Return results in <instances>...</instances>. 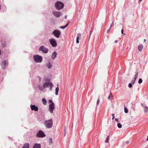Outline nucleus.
I'll return each mask as SVG.
<instances>
[{"mask_svg": "<svg viewBox=\"0 0 148 148\" xmlns=\"http://www.w3.org/2000/svg\"><path fill=\"white\" fill-rule=\"evenodd\" d=\"M123 29H122L121 30V33L123 34Z\"/></svg>", "mask_w": 148, "mask_h": 148, "instance_id": "a19ab883", "label": "nucleus"}, {"mask_svg": "<svg viewBox=\"0 0 148 148\" xmlns=\"http://www.w3.org/2000/svg\"><path fill=\"white\" fill-rule=\"evenodd\" d=\"M49 103H52L53 102L51 100H49Z\"/></svg>", "mask_w": 148, "mask_h": 148, "instance_id": "ea45409f", "label": "nucleus"}, {"mask_svg": "<svg viewBox=\"0 0 148 148\" xmlns=\"http://www.w3.org/2000/svg\"><path fill=\"white\" fill-rule=\"evenodd\" d=\"M124 111L125 113H127L128 112V110L125 107Z\"/></svg>", "mask_w": 148, "mask_h": 148, "instance_id": "c756f323", "label": "nucleus"}, {"mask_svg": "<svg viewBox=\"0 0 148 148\" xmlns=\"http://www.w3.org/2000/svg\"><path fill=\"white\" fill-rule=\"evenodd\" d=\"M42 101L43 103L45 105L47 103V101L45 98H43L42 99Z\"/></svg>", "mask_w": 148, "mask_h": 148, "instance_id": "4be33fe9", "label": "nucleus"}, {"mask_svg": "<svg viewBox=\"0 0 148 148\" xmlns=\"http://www.w3.org/2000/svg\"><path fill=\"white\" fill-rule=\"evenodd\" d=\"M117 126L119 128H121L122 127V125L120 123L117 124Z\"/></svg>", "mask_w": 148, "mask_h": 148, "instance_id": "a878e982", "label": "nucleus"}, {"mask_svg": "<svg viewBox=\"0 0 148 148\" xmlns=\"http://www.w3.org/2000/svg\"><path fill=\"white\" fill-rule=\"evenodd\" d=\"M99 98H98V99L97 100V104H96V105H97V106L99 103Z\"/></svg>", "mask_w": 148, "mask_h": 148, "instance_id": "473e14b6", "label": "nucleus"}, {"mask_svg": "<svg viewBox=\"0 0 148 148\" xmlns=\"http://www.w3.org/2000/svg\"><path fill=\"white\" fill-rule=\"evenodd\" d=\"M8 61L4 60L3 61L1 64V67L2 69H5L6 67L8 66Z\"/></svg>", "mask_w": 148, "mask_h": 148, "instance_id": "1a4fd4ad", "label": "nucleus"}, {"mask_svg": "<svg viewBox=\"0 0 148 148\" xmlns=\"http://www.w3.org/2000/svg\"><path fill=\"white\" fill-rule=\"evenodd\" d=\"M138 72L136 73L135 75L134 76V79L135 80H136V78L138 77Z\"/></svg>", "mask_w": 148, "mask_h": 148, "instance_id": "b1692460", "label": "nucleus"}, {"mask_svg": "<svg viewBox=\"0 0 148 148\" xmlns=\"http://www.w3.org/2000/svg\"><path fill=\"white\" fill-rule=\"evenodd\" d=\"M129 142L128 141H127L126 142V143L128 144L129 143Z\"/></svg>", "mask_w": 148, "mask_h": 148, "instance_id": "49530a36", "label": "nucleus"}, {"mask_svg": "<svg viewBox=\"0 0 148 148\" xmlns=\"http://www.w3.org/2000/svg\"><path fill=\"white\" fill-rule=\"evenodd\" d=\"M81 34L80 33H78L77 34V39L79 40L81 39Z\"/></svg>", "mask_w": 148, "mask_h": 148, "instance_id": "412c9836", "label": "nucleus"}, {"mask_svg": "<svg viewBox=\"0 0 148 148\" xmlns=\"http://www.w3.org/2000/svg\"><path fill=\"white\" fill-rule=\"evenodd\" d=\"M44 124L46 128H51L53 125V120L52 119L46 120Z\"/></svg>", "mask_w": 148, "mask_h": 148, "instance_id": "f257e3e1", "label": "nucleus"}, {"mask_svg": "<svg viewBox=\"0 0 148 148\" xmlns=\"http://www.w3.org/2000/svg\"><path fill=\"white\" fill-rule=\"evenodd\" d=\"M49 86H50V90L51 91L52 90V88L53 87V84L52 83L51 84H50V85Z\"/></svg>", "mask_w": 148, "mask_h": 148, "instance_id": "c85d7f7f", "label": "nucleus"}, {"mask_svg": "<svg viewBox=\"0 0 148 148\" xmlns=\"http://www.w3.org/2000/svg\"><path fill=\"white\" fill-rule=\"evenodd\" d=\"M55 108L54 104L53 102L50 103L49 105V110L51 113H53V111Z\"/></svg>", "mask_w": 148, "mask_h": 148, "instance_id": "0eeeda50", "label": "nucleus"}, {"mask_svg": "<svg viewBox=\"0 0 148 148\" xmlns=\"http://www.w3.org/2000/svg\"><path fill=\"white\" fill-rule=\"evenodd\" d=\"M113 25H114V22H112V23H111V25H110V28H111V27H112L113 26Z\"/></svg>", "mask_w": 148, "mask_h": 148, "instance_id": "c9c22d12", "label": "nucleus"}, {"mask_svg": "<svg viewBox=\"0 0 148 148\" xmlns=\"http://www.w3.org/2000/svg\"><path fill=\"white\" fill-rule=\"evenodd\" d=\"M38 87L39 89L40 90H43V88H44L43 87V86H42V85H39L38 86Z\"/></svg>", "mask_w": 148, "mask_h": 148, "instance_id": "5701e85b", "label": "nucleus"}, {"mask_svg": "<svg viewBox=\"0 0 148 148\" xmlns=\"http://www.w3.org/2000/svg\"><path fill=\"white\" fill-rule=\"evenodd\" d=\"M138 48L139 51H142L143 48V46L142 45H140L138 46Z\"/></svg>", "mask_w": 148, "mask_h": 148, "instance_id": "f3484780", "label": "nucleus"}, {"mask_svg": "<svg viewBox=\"0 0 148 148\" xmlns=\"http://www.w3.org/2000/svg\"><path fill=\"white\" fill-rule=\"evenodd\" d=\"M49 141L50 144H52L53 142L52 139L51 138H49Z\"/></svg>", "mask_w": 148, "mask_h": 148, "instance_id": "393cba45", "label": "nucleus"}, {"mask_svg": "<svg viewBox=\"0 0 148 148\" xmlns=\"http://www.w3.org/2000/svg\"><path fill=\"white\" fill-rule=\"evenodd\" d=\"M128 87L129 88H130L132 87V83H130L129 84Z\"/></svg>", "mask_w": 148, "mask_h": 148, "instance_id": "72a5a7b5", "label": "nucleus"}, {"mask_svg": "<svg viewBox=\"0 0 148 148\" xmlns=\"http://www.w3.org/2000/svg\"><path fill=\"white\" fill-rule=\"evenodd\" d=\"M144 111L146 113H147V112L148 111V107L147 106H145L144 107Z\"/></svg>", "mask_w": 148, "mask_h": 148, "instance_id": "aec40b11", "label": "nucleus"}, {"mask_svg": "<svg viewBox=\"0 0 148 148\" xmlns=\"http://www.w3.org/2000/svg\"><path fill=\"white\" fill-rule=\"evenodd\" d=\"M108 138H109V136H108L106 140L105 141V143H107L108 142Z\"/></svg>", "mask_w": 148, "mask_h": 148, "instance_id": "f704fd0d", "label": "nucleus"}, {"mask_svg": "<svg viewBox=\"0 0 148 148\" xmlns=\"http://www.w3.org/2000/svg\"><path fill=\"white\" fill-rule=\"evenodd\" d=\"M114 114H113L112 115V120H113L114 118H115V117L114 116Z\"/></svg>", "mask_w": 148, "mask_h": 148, "instance_id": "e433bc0d", "label": "nucleus"}, {"mask_svg": "<svg viewBox=\"0 0 148 148\" xmlns=\"http://www.w3.org/2000/svg\"><path fill=\"white\" fill-rule=\"evenodd\" d=\"M115 121H117V122H118L119 121V120L117 118H116L115 119Z\"/></svg>", "mask_w": 148, "mask_h": 148, "instance_id": "58836bf2", "label": "nucleus"}, {"mask_svg": "<svg viewBox=\"0 0 148 148\" xmlns=\"http://www.w3.org/2000/svg\"><path fill=\"white\" fill-rule=\"evenodd\" d=\"M142 79L141 78H140L139 79L138 83L139 84H141L142 82Z\"/></svg>", "mask_w": 148, "mask_h": 148, "instance_id": "cd10ccee", "label": "nucleus"}, {"mask_svg": "<svg viewBox=\"0 0 148 148\" xmlns=\"http://www.w3.org/2000/svg\"><path fill=\"white\" fill-rule=\"evenodd\" d=\"M36 136L38 137L43 138L45 136V135L43 131L40 130L37 133Z\"/></svg>", "mask_w": 148, "mask_h": 148, "instance_id": "6e6552de", "label": "nucleus"}, {"mask_svg": "<svg viewBox=\"0 0 148 148\" xmlns=\"http://www.w3.org/2000/svg\"><path fill=\"white\" fill-rule=\"evenodd\" d=\"M38 78H39V82H40V80H41V78L39 76H38Z\"/></svg>", "mask_w": 148, "mask_h": 148, "instance_id": "c03bdc74", "label": "nucleus"}, {"mask_svg": "<svg viewBox=\"0 0 148 148\" xmlns=\"http://www.w3.org/2000/svg\"><path fill=\"white\" fill-rule=\"evenodd\" d=\"M76 42H77V44L79 43V40H78V39H76Z\"/></svg>", "mask_w": 148, "mask_h": 148, "instance_id": "79ce46f5", "label": "nucleus"}, {"mask_svg": "<svg viewBox=\"0 0 148 148\" xmlns=\"http://www.w3.org/2000/svg\"><path fill=\"white\" fill-rule=\"evenodd\" d=\"M56 9L57 10L62 9L64 7V4L62 2L60 1H57L55 5Z\"/></svg>", "mask_w": 148, "mask_h": 148, "instance_id": "f03ea898", "label": "nucleus"}, {"mask_svg": "<svg viewBox=\"0 0 148 148\" xmlns=\"http://www.w3.org/2000/svg\"><path fill=\"white\" fill-rule=\"evenodd\" d=\"M69 21L65 26H61L60 27V28L63 29H64L65 28L68 26L69 25Z\"/></svg>", "mask_w": 148, "mask_h": 148, "instance_id": "6ab92c4d", "label": "nucleus"}, {"mask_svg": "<svg viewBox=\"0 0 148 148\" xmlns=\"http://www.w3.org/2000/svg\"><path fill=\"white\" fill-rule=\"evenodd\" d=\"M53 15L56 17H59L61 15L62 13L59 11H56L53 12Z\"/></svg>", "mask_w": 148, "mask_h": 148, "instance_id": "9d476101", "label": "nucleus"}, {"mask_svg": "<svg viewBox=\"0 0 148 148\" xmlns=\"http://www.w3.org/2000/svg\"><path fill=\"white\" fill-rule=\"evenodd\" d=\"M49 42L53 47H57V42L55 39L51 38L49 40Z\"/></svg>", "mask_w": 148, "mask_h": 148, "instance_id": "39448f33", "label": "nucleus"}, {"mask_svg": "<svg viewBox=\"0 0 148 148\" xmlns=\"http://www.w3.org/2000/svg\"><path fill=\"white\" fill-rule=\"evenodd\" d=\"M39 50L42 51V53H47L48 51V49L43 45L41 46L40 47Z\"/></svg>", "mask_w": 148, "mask_h": 148, "instance_id": "423d86ee", "label": "nucleus"}, {"mask_svg": "<svg viewBox=\"0 0 148 148\" xmlns=\"http://www.w3.org/2000/svg\"><path fill=\"white\" fill-rule=\"evenodd\" d=\"M91 34H92V32H91V30L90 31V36L91 35Z\"/></svg>", "mask_w": 148, "mask_h": 148, "instance_id": "de8ad7c7", "label": "nucleus"}, {"mask_svg": "<svg viewBox=\"0 0 148 148\" xmlns=\"http://www.w3.org/2000/svg\"><path fill=\"white\" fill-rule=\"evenodd\" d=\"M30 108L32 110H34L35 111H37L38 110V108L37 106H36L35 105H30Z\"/></svg>", "mask_w": 148, "mask_h": 148, "instance_id": "9b49d317", "label": "nucleus"}, {"mask_svg": "<svg viewBox=\"0 0 148 148\" xmlns=\"http://www.w3.org/2000/svg\"><path fill=\"white\" fill-rule=\"evenodd\" d=\"M66 18H67V16L66 15L65 17H64V18H65V19H66Z\"/></svg>", "mask_w": 148, "mask_h": 148, "instance_id": "8fccbe9b", "label": "nucleus"}, {"mask_svg": "<svg viewBox=\"0 0 148 148\" xmlns=\"http://www.w3.org/2000/svg\"><path fill=\"white\" fill-rule=\"evenodd\" d=\"M33 58L34 61L36 62L40 63L42 61V57L39 55H34Z\"/></svg>", "mask_w": 148, "mask_h": 148, "instance_id": "7ed1b4c3", "label": "nucleus"}, {"mask_svg": "<svg viewBox=\"0 0 148 148\" xmlns=\"http://www.w3.org/2000/svg\"><path fill=\"white\" fill-rule=\"evenodd\" d=\"M57 53L56 52L54 51V52L52 54L51 58V59L53 60H54L57 57Z\"/></svg>", "mask_w": 148, "mask_h": 148, "instance_id": "ddd939ff", "label": "nucleus"}, {"mask_svg": "<svg viewBox=\"0 0 148 148\" xmlns=\"http://www.w3.org/2000/svg\"><path fill=\"white\" fill-rule=\"evenodd\" d=\"M29 143H25L23 145L22 148H29Z\"/></svg>", "mask_w": 148, "mask_h": 148, "instance_id": "dca6fc26", "label": "nucleus"}, {"mask_svg": "<svg viewBox=\"0 0 148 148\" xmlns=\"http://www.w3.org/2000/svg\"><path fill=\"white\" fill-rule=\"evenodd\" d=\"M110 28H109L107 30V33H108L110 31Z\"/></svg>", "mask_w": 148, "mask_h": 148, "instance_id": "4c0bfd02", "label": "nucleus"}, {"mask_svg": "<svg viewBox=\"0 0 148 148\" xmlns=\"http://www.w3.org/2000/svg\"><path fill=\"white\" fill-rule=\"evenodd\" d=\"M141 105L144 108V107L145 106H146L144 105L143 104H142V103H141Z\"/></svg>", "mask_w": 148, "mask_h": 148, "instance_id": "37998d69", "label": "nucleus"}, {"mask_svg": "<svg viewBox=\"0 0 148 148\" xmlns=\"http://www.w3.org/2000/svg\"><path fill=\"white\" fill-rule=\"evenodd\" d=\"M46 65L47 67L49 69H51L52 67V64L50 61L48 62Z\"/></svg>", "mask_w": 148, "mask_h": 148, "instance_id": "2eb2a0df", "label": "nucleus"}, {"mask_svg": "<svg viewBox=\"0 0 148 148\" xmlns=\"http://www.w3.org/2000/svg\"><path fill=\"white\" fill-rule=\"evenodd\" d=\"M66 128L65 127L64 129V136H65L66 134Z\"/></svg>", "mask_w": 148, "mask_h": 148, "instance_id": "bb28decb", "label": "nucleus"}, {"mask_svg": "<svg viewBox=\"0 0 148 148\" xmlns=\"http://www.w3.org/2000/svg\"><path fill=\"white\" fill-rule=\"evenodd\" d=\"M147 141L148 140V136H147Z\"/></svg>", "mask_w": 148, "mask_h": 148, "instance_id": "603ef678", "label": "nucleus"}, {"mask_svg": "<svg viewBox=\"0 0 148 148\" xmlns=\"http://www.w3.org/2000/svg\"><path fill=\"white\" fill-rule=\"evenodd\" d=\"M52 83L49 82H45L43 85V87L44 88H47L49 86H50V84H51Z\"/></svg>", "mask_w": 148, "mask_h": 148, "instance_id": "f8f14e48", "label": "nucleus"}, {"mask_svg": "<svg viewBox=\"0 0 148 148\" xmlns=\"http://www.w3.org/2000/svg\"><path fill=\"white\" fill-rule=\"evenodd\" d=\"M2 47H5L6 46L5 43H3L1 45Z\"/></svg>", "mask_w": 148, "mask_h": 148, "instance_id": "2f4dec72", "label": "nucleus"}, {"mask_svg": "<svg viewBox=\"0 0 148 148\" xmlns=\"http://www.w3.org/2000/svg\"><path fill=\"white\" fill-rule=\"evenodd\" d=\"M118 42V40H115V43H116L117 42Z\"/></svg>", "mask_w": 148, "mask_h": 148, "instance_id": "09e8293b", "label": "nucleus"}, {"mask_svg": "<svg viewBox=\"0 0 148 148\" xmlns=\"http://www.w3.org/2000/svg\"><path fill=\"white\" fill-rule=\"evenodd\" d=\"M40 144L38 143H35L34 145L33 148H41Z\"/></svg>", "mask_w": 148, "mask_h": 148, "instance_id": "4468645a", "label": "nucleus"}, {"mask_svg": "<svg viewBox=\"0 0 148 148\" xmlns=\"http://www.w3.org/2000/svg\"><path fill=\"white\" fill-rule=\"evenodd\" d=\"M61 34V31L58 29H55L52 32V34L58 38L60 37Z\"/></svg>", "mask_w": 148, "mask_h": 148, "instance_id": "20e7f679", "label": "nucleus"}, {"mask_svg": "<svg viewBox=\"0 0 148 148\" xmlns=\"http://www.w3.org/2000/svg\"><path fill=\"white\" fill-rule=\"evenodd\" d=\"M110 95H109V96L108 97V99H110Z\"/></svg>", "mask_w": 148, "mask_h": 148, "instance_id": "a18cd8bd", "label": "nucleus"}, {"mask_svg": "<svg viewBox=\"0 0 148 148\" xmlns=\"http://www.w3.org/2000/svg\"><path fill=\"white\" fill-rule=\"evenodd\" d=\"M73 127V123L72 124V128Z\"/></svg>", "mask_w": 148, "mask_h": 148, "instance_id": "864d4df0", "label": "nucleus"}, {"mask_svg": "<svg viewBox=\"0 0 148 148\" xmlns=\"http://www.w3.org/2000/svg\"><path fill=\"white\" fill-rule=\"evenodd\" d=\"M57 87L56 88L55 90V95H57L58 94V92L59 90V88L58 87V84L57 85Z\"/></svg>", "mask_w": 148, "mask_h": 148, "instance_id": "a211bd4d", "label": "nucleus"}, {"mask_svg": "<svg viewBox=\"0 0 148 148\" xmlns=\"http://www.w3.org/2000/svg\"><path fill=\"white\" fill-rule=\"evenodd\" d=\"M136 80H134V79H133L132 80V81L131 83L132 84H134Z\"/></svg>", "mask_w": 148, "mask_h": 148, "instance_id": "7c9ffc66", "label": "nucleus"}, {"mask_svg": "<svg viewBox=\"0 0 148 148\" xmlns=\"http://www.w3.org/2000/svg\"><path fill=\"white\" fill-rule=\"evenodd\" d=\"M146 41V40L145 39H144V42H145Z\"/></svg>", "mask_w": 148, "mask_h": 148, "instance_id": "3c124183", "label": "nucleus"}, {"mask_svg": "<svg viewBox=\"0 0 148 148\" xmlns=\"http://www.w3.org/2000/svg\"><path fill=\"white\" fill-rule=\"evenodd\" d=\"M142 0H139V1H140V2H141Z\"/></svg>", "mask_w": 148, "mask_h": 148, "instance_id": "5fc2aeb1", "label": "nucleus"}]
</instances>
